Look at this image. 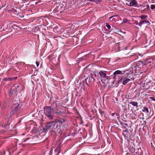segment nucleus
<instances>
[{
    "mask_svg": "<svg viewBox=\"0 0 155 155\" xmlns=\"http://www.w3.org/2000/svg\"><path fill=\"white\" fill-rule=\"evenodd\" d=\"M45 113L46 116L51 119L53 118L54 110L49 107H47L45 109Z\"/></svg>",
    "mask_w": 155,
    "mask_h": 155,
    "instance_id": "f257e3e1",
    "label": "nucleus"
},
{
    "mask_svg": "<svg viewBox=\"0 0 155 155\" xmlns=\"http://www.w3.org/2000/svg\"><path fill=\"white\" fill-rule=\"evenodd\" d=\"M130 78L124 76H122L120 77L118 80V83H122L123 85H125L130 81V79L134 80L133 78Z\"/></svg>",
    "mask_w": 155,
    "mask_h": 155,
    "instance_id": "f03ea898",
    "label": "nucleus"
},
{
    "mask_svg": "<svg viewBox=\"0 0 155 155\" xmlns=\"http://www.w3.org/2000/svg\"><path fill=\"white\" fill-rule=\"evenodd\" d=\"M55 122V121L51 122L48 123L46 126L47 129L52 130L53 129L56 128Z\"/></svg>",
    "mask_w": 155,
    "mask_h": 155,
    "instance_id": "7ed1b4c3",
    "label": "nucleus"
},
{
    "mask_svg": "<svg viewBox=\"0 0 155 155\" xmlns=\"http://www.w3.org/2000/svg\"><path fill=\"white\" fill-rule=\"evenodd\" d=\"M105 72V71H100L99 72L100 78L101 79V81L103 83H104V81L107 78Z\"/></svg>",
    "mask_w": 155,
    "mask_h": 155,
    "instance_id": "20e7f679",
    "label": "nucleus"
},
{
    "mask_svg": "<svg viewBox=\"0 0 155 155\" xmlns=\"http://www.w3.org/2000/svg\"><path fill=\"white\" fill-rule=\"evenodd\" d=\"M64 120L63 119H59L55 121L56 128H58V129L60 128L61 125L64 122Z\"/></svg>",
    "mask_w": 155,
    "mask_h": 155,
    "instance_id": "39448f33",
    "label": "nucleus"
},
{
    "mask_svg": "<svg viewBox=\"0 0 155 155\" xmlns=\"http://www.w3.org/2000/svg\"><path fill=\"white\" fill-rule=\"evenodd\" d=\"M143 24H147L148 25H149L150 24V23L148 21L145 20L140 21L139 23V25L140 26H141Z\"/></svg>",
    "mask_w": 155,
    "mask_h": 155,
    "instance_id": "423d86ee",
    "label": "nucleus"
},
{
    "mask_svg": "<svg viewBox=\"0 0 155 155\" xmlns=\"http://www.w3.org/2000/svg\"><path fill=\"white\" fill-rule=\"evenodd\" d=\"M131 6H135L137 4V2L136 0H132L130 1Z\"/></svg>",
    "mask_w": 155,
    "mask_h": 155,
    "instance_id": "0eeeda50",
    "label": "nucleus"
},
{
    "mask_svg": "<svg viewBox=\"0 0 155 155\" xmlns=\"http://www.w3.org/2000/svg\"><path fill=\"white\" fill-rule=\"evenodd\" d=\"M152 60L151 59H150L145 60L144 62H143L144 64H147L151 62V60Z\"/></svg>",
    "mask_w": 155,
    "mask_h": 155,
    "instance_id": "6e6552de",
    "label": "nucleus"
},
{
    "mask_svg": "<svg viewBox=\"0 0 155 155\" xmlns=\"http://www.w3.org/2000/svg\"><path fill=\"white\" fill-rule=\"evenodd\" d=\"M142 111L143 112H145L147 113H148L149 112V110L148 108L145 107H143Z\"/></svg>",
    "mask_w": 155,
    "mask_h": 155,
    "instance_id": "1a4fd4ad",
    "label": "nucleus"
},
{
    "mask_svg": "<svg viewBox=\"0 0 155 155\" xmlns=\"http://www.w3.org/2000/svg\"><path fill=\"white\" fill-rule=\"evenodd\" d=\"M130 104L134 106L137 107V102L131 101L130 102Z\"/></svg>",
    "mask_w": 155,
    "mask_h": 155,
    "instance_id": "9d476101",
    "label": "nucleus"
},
{
    "mask_svg": "<svg viewBox=\"0 0 155 155\" xmlns=\"http://www.w3.org/2000/svg\"><path fill=\"white\" fill-rule=\"evenodd\" d=\"M121 73V71H119V70H117V71H115V72H114V75H115L116 74H120Z\"/></svg>",
    "mask_w": 155,
    "mask_h": 155,
    "instance_id": "9b49d317",
    "label": "nucleus"
},
{
    "mask_svg": "<svg viewBox=\"0 0 155 155\" xmlns=\"http://www.w3.org/2000/svg\"><path fill=\"white\" fill-rule=\"evenodd\" d=\"M147 16L146 15H141L140 16V18L142 19H145L146 18Z\"/></svg>",
    "mask_w": 155,
    "mask_h": 155,
    "instance_id": "f8f14e48",
    "label": "nucleus"
},
{
    "mask_svg": "<svg viewBox=\"0 0 155 155\" xmlns=\"http://www.w3.org/2000/svg\"><path fill=\"white\" fill-rule=\"evenodd\" d=\"M151 8L152 9H153L155 8V5H152L151 6Z\"/></svg>",
    "mask_w": 155,
    "mask_h": 155,
    "instance_id": "ddd939ff",
    "label": "nucleus"
},
{
    "mask_svg": "<svg viewBox=\"0 0 155 155\" xmlns=\"http://www.w3.org/2000/svg\"><path fill=\"white\" fill-rule=\"evenodd\" d=\"M126 4L127 5H130L131 6V4L130 3V1H128L126 3Z\"/></svg>",
    "mask_w": 155,
    "mask_h": 155,
    "instance_id": "4468645a",
    "label": "nucleus"
},
{
    "mask_svg": "<svg viewBox=\"0 0 155 155\" xmlns=\"http://www.w3.org/2000/svg\"><path fill=\"white\" fill-rule=\"evenodd\" d=\"M106 26L107 27L108 29H110V26L109 25H106Z\"/></svg>",
    "mask_w": 155,
    "mask_h": 155,
    "instance_id": "2eb2a0df",
    "label": "nucleus"
},
{
    "mask_svg": "<svg viewBox=\"0 0 155 155\" xmlns=\"http://www.w3.org/2000/svg\"><path fill=\"white\" fill-rule=\"evenodd\" d=\"M114 17V16H112V17H111L110 18V21H113V19H112Z\"/></svg>",
    "mask_w": 155,
    "mask_h": 155,
    "instance_id": "dca6fc26",
    "label": "nucleus"
},
{
    "mask_svg": "<svg viewBox=\"0 0 155 155\" xmlns=\"http://www.w3.org/2000/svg\"><path fill=\"white\" fill-rule=\"evenodd\" d=\"M36 64L37 67H38L39 65V63L37 61L36 62Z\"/></svg>",
    "mask_w": 155,
    "mask_h": 155,
    "instance_id": "f3484780",
    "label": "nucleus"
},
{
    "mask_svg": "<svg viewBox=\"0 0 155 155\" xmlns=\"http://www.w3.org/2000/svg\"><path fill=\"white\" fill-rule=\"evenodd\" d=\"M60 113L61 112H60V111H58V112H56V113L58 114H60Z\"/></svg>",
    "mask_w": 155,
    "mask_h": 155,
    "instance_id": "a211bd4d",
    "label": "nucleus"
},
{
    "mask_svg": "<svg viewBox=\"0 0 155 155\" xmlns=\"http://www.w3.org/2000/svg\"><path fill=\"white\" fill-rule=\"evenodd\" d=\"M147 9H148L149 8V6L148 5H147Z\"/></svg>",
    "mask_w": 155,
    "mask_h": 155,
    "instance_id": "6ab92c4d",
    "label": "nucleus"
},
{
    "mask_svg": "<svg viewBox=\"0 0 155 155\" xmlns=\"http://www.w3.org/2000/svg\"><path fill=\"white\" fill-rule=\"evenodd\" d=\"M127 71H125V72H126V74H127V75H128V74H128V73L127 72Z\"/></svg>",
    "mask_w": 155,
    "mask_h": 155,
    "instance_id": "aec40b11",
    "label": "nucleus"
},
{
    "mask_svg": "<svg viewBox=\"0 0 155 155\" xmlns=\"http://www.w3.org/2000/svg\"><path fill=\"white\" fill-rule=\"evenodd\" d=\"M5 154V153H3V155H4V154Z\"/></svg>",
    "mask_w": 155,
    "mask_h": 155,
    "instance_id": "412c9836",
    "label": "nucleus"
},
{
    "mask_svg": "<svg viewBox=\"0 0 155 155\" xmlns=\"http://www.w3.org/2000/svg\"><path fill=\"white\" fill-rule=\"evenodd\" d=\"M95 76H96V73H95Z\"/></svg>",
    "mask_w": 155,
    "mask_h": 155,
    "instance_id": "4be33fe9",
    "label": "nucleus"
},
{
    "mask_svg": "<svg viewBox=\"0 0 155 155\" xmlns=\"http://www.w3.org/2000/svg\"><path fill=\"white\" fill-rule=\"evenodd\" d=\"M59 153V152H58V153H57V154H58Z\"/></svg>",
    "mask_w": 155,
    "mask_h": 155,
    "instance_id": "5701e85b",
    "label": "nucleus"
}]
</instances>
